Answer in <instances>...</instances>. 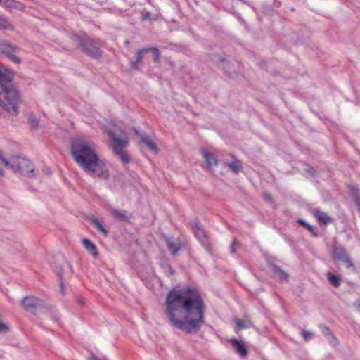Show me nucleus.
Here are the masks:
<instances>
[{"instance_id": "nucleus-24", "label": "nucleus", "mask_w": 360, "mask_h": 360, "mask_svg": "<svg viewBox=\"0 0 360 360\" xmlns=\"http://www.w3.org/2000/svg\"><path fill=\"white\" fill-rule=\"evenodd\" d=\"M297 222L301 224L302 226H304L307 229H308L311 234L314 236V237H316L317 236V233L316 232L314 231V229L313 228L312 226L309 225V224H307L306 221H304V220H302V219H299L297 220Z\"/></svg>"}, {"instance_id": "nucleus-7", "label": "nucleus", "mask_w": 360, "mask_h": 360, "mask_svg": "<svg viewBox=\"0 0 360 360\" xmlns=\"http://www.w3.org/2000/svg\"><path fill=\"white\" fill-rule=\"evenodd\" d=\"M79 47L83 52L91 57L98 58L101 56L100 49L95 44V42L90 39L86 38L81 39Z\"/></svg>"}, {"instance_id": "nucleus-8", "label": "nucleus", "mask_w": 360, "mask_h": 360, "mask_svg": "<svg viewBox=\"0 0 360 360\" xmlns=\"http://www.w3.org/2000/svg\"><path fill=\"white\" fill-rule=\"evenodd\" d=\"M41 300L34 296L25 297L22 301L23 308L28 311H34L41 304Z\"/></svg>"}, {"instance_id": "nucleus-11", "label": "nucleus", "mask_w": 360, "mask_h": 360, "mask_svg": "<svg viewBox=\"0 0 360 360\" xmlns=\"http://www.w3.org/2000/svg\"><path fill=\"white\" fill-rule=\"evenodd\" d=\"M2 6L20 11H23L25 8V4L16 0H4Z\"/></svg>"}, {"instance_id": "nucleus-26", "label": "nucleus", "mask_w": 360, "mask_h": 360, "mask_svg": "<svg viewBox=\"0 0 360 360\" xmlns=\"http://www.w3.org/2000/svg\"><path fill=\"white\" fill-rule=\"evenodd\" d=\"M235 323H236V329L237 330L248 328V326L246 325L245 321H243L242 319H236Z\"/></svg>"}, {"instance_id": "nucleus-5", "label": "nucleus", "mask_w": 360, "mask_h": 360, "mask_svg": "<svg viewBox=\"0 0 360 360\" xmlns=\"http://www.w3.org/2000/svg\"><path fill=\"white\" fill-rule=\"evenodd\" d=\"M9 165L15 172H18L24 176H30L34 174V166L27 158L13 156L9 161Z\"/></svg>"}, {"instance_id": "nucleus-16", "label": "nucleus", "mask_w": 360, "mask_h": 360, "mask_svg": "<svg viewBox=\"0 0 360 360\" xmlns=\"http://www.w3.org/2000/svg\"><path fill=\"white\" fill-rule=\"evenodd\" d=\"M232 343L234 349L242 357H245L248 355L247 347L242 341L234 339L232 340Z\"/></svg>"}, {"instance_id": "nucleus-15", "label": "nucleus", "mask_w": 360, "mask_h": 360, "mask_svg": "<svg viewBox=\"0 0 360 360\" xmlns=\"http://www.w3.org/2000/svg\"><path fill=\"white\" fill-rule=\"evenodd\" d=\"M314 215L316 217L318 221L323 225L328 224L333 220V219L330 217H329L326 213L319 210H315L314 212Z\"/></svg>"}, {"instance_id": "nucleus-4", "label": "nucleus", "mask_w": 360, "mask_h": 360, "mask_svg": "<svg viewBox=\"0 0 360 360\" xmlns=\"http://www.w3.org/2000/svg\"><path fill=\"white\" fill-rule=\"evenodd\" d=\"M108 135L112 142L115 153L120 158L122 162L125 164L129 163L130 162V158L122 150V148L127 147L128 145V139L127 137L119 138L112 130L108 131Z\"/></svg>"}, {"instance_id": "nucleus-28", "label": "nucleus", "mask_w": 360, "mask_h": 360, "mask_svg": "<svg viewBox=\"0 0 360 360\" xmlns=\"http://www.w3.org/2000/svg\"><path fill=\"white\" fill-rule=\"evenodd\" d=\"M320 327L322 330L323 333L326 336H330L333 340H335L334 335L332 333L328 327H327L326 326H321Z\"/></svg>"}, {"instance_id": "nucleus-18", "label": "nucleus", "mask_w": 360, "mask_h": 360, "mask_svg": "<svg viewBox=\"0 0 360 360\" xmlns=\"http://www.w3.org/2000/svg\"><path fill=\"white\" fill-rule=\"evenodd\" d=\"M201 153L206 160L207 168L209 169H212L214 166L217 165L218 160L214 155L204 150H202Z\"/></svg>"}, {"instance_id": "nucleus-2", "label": "nucleus", "mask_w": 360, "mask_h": 360, "mask_svg": "<svg viewBox=\"0 0 360 360\" xmlns=\"http://www.w3.org/2000/svg\"><path fill=\"white\" fill-rule=\"evenodd\" d=\"M71 155L75 162L92 177L106 179L109 172L94 146L82 140H75L71 144Z\"/></svg>"}, {"instance_id": "nucleus-35", "label": "nucleus", "mask_w": 360, "mask_h": 360, "mask_svg": "<svg viewBox=\"0 0 360 360\" xmlns=\"http://www.w3.org/2000/svg\"><path fill=\"white\" fill-rule=\"evenodd\" d=\"M354 306L356 307V309L360 311V300H357L355 303H354Z\"/></svg>"}, {"instance_id": "nucleus-21", "label": "nucleus", "mask_w": 360, "mask_h": 360, "mask_svg": "<svg viewBox=\"0 0 360 360\" xmlns=\"http://www.w3.org/2000/svg\"><path fill=\"white\" fill-rule=\"evenodd\" d=\"M229 168L237 174L242 169V163L240 160H234L227 164Z\"/></svg>"}, {"instance_id": "nucleus-6", "label": "nucleus", "mask_w": 360, "mask_h": 360, "mask_svg": "<svg viewBox=\"0 0 360 360\" xmlns=\"http://www.w3.org/2000/svg\"><path fill=\"white\" fill-rule=\"evenodd\" d=\"M332 257L335 263L342 262L347 269H355L354 264L346 249L342 245H334L332 247Z\"/></svg>"}, {"instance_id": "nucleus-22", "label": "nucleus", "mask_w": 360, "mask_h": 360, "mask_svg": "<svg viewBox=\"0 0 360 360\" xmlns=\"http://www.w3.org/2000/svg\"><path fill=\"white\" fill-rule=\"evenodd\" d=\"M272 271L274 274L276 276H277L280 279H287L288 278V274L283 271L282 269H281L280 267L278 266L274 265L272 266Z\"/></svg>"}, {"instance_id": "nucleus-37", "label": "nucleus", "mask_w": 360, "mask_h": 360, "mask_svg": "<svg viewBox=\"0 0 360 360\" xmlns=\"http://www.w3.org/2000/svg\"><path fill=\"white\" fill-rule=\"evenodd\" d=\"M309 172L310 173H312V172H314V169H313V168H310V169H309Z\"/></svg>"}, {"instance_id": "nucleus-20", "label": "nucleus", "mask_w": 360, "mask_h": 360, "mask_svg": "<svg viewBox=\"0 0 360 360\" xmlns=\"http://www.w3.org/2000/svg\"><path fill=\"white\" fill-rule=\"evenodd\" d=\"M0 30L14 31L15 27L6 18L0 16Z\"/></svg>"}, {"instance_id": "nucleus-14", "label": "nucleus", "mask_w": 360, "mask_h": 360, "mask_svg": "<svg viewBox=\"0 0 360 360\" xmlns=\"http://www.w3.org/2000/svg\"><path fill=\"white\" fill-rule=\"evenodd\" d=\"M82 245L85 250L94 258L98 257V252L96 246L89 239L84 238L82 240Z\"/></svg>"}, {"instance_id": "nucleus-3", "label": "nucleus", "mask_w": 360, "mask_h": 360, "mask_svg": "<svg viewBox=\"0 0 360 360\" xmlns=\"http://www.w3.org/2000/svg\"><path fill=\"white\" fill-rule=\"evenodd\" d=\"M12 79L10 72L0 71V106L10 115L16 116L22 100L18 91L13 87Z\"/></svg>"}, {"instance_id": "nucleus-36", "label": "nucleus", "mask_w": 360, "mask_h": 360, "mask_svg": "<svg viewBox=\"0 0 360 360\" xmlns=\"http://www.w3.org/2000/svg\"><path fill=\"white\" fill-rule=\"evenodd\" d=\"M4 176V171L2 169H0V176Z\"/></svg>"}, {"instance_id": "nucleus-10", "label": "nucleus", "mask_w": 360, "mask_h": 360, "mask_svg": "<svg viewBox=\"0 0 360 360\" xmlns=\"http://www.w3.org/2000/svg\"><path fill=\"white\" fill-rule=\"evenodd\" d=\"M16 51V46L12 45L6 41L0 40V53L6 56H10Z\"/></svg>"}, {"instance_id": "nucleus-17", "label": "nucleus", "mask_w": 360, "mask_h": 360, "mask_svg": "<svg viewBox=\"0 0 360 360\" xmlns=\"http://www.w3.org/2000/svg\"><path fill=\"white\" fill-rule=\"evenodd\" d=\"M166 243L168 250L172 255H176L178 251L182 248V245L179 240H172L170 239H167Z\"/></svg>"}, {"instance_id": "nucleus-19", "label": "nucleus", "mask_w": 360, "mask_h": 360, "mask_svg": "<svg viewBox=\"0 0 360 360\" xmlns=\"http://www.w3.org/2000/svg\"><path fill=\"white\" fill-rule=\"evenodd\" d=\"M326 277L329 283L335 288H339L340 286L341 279L338 276L335 275L331 272H328L326 274Z\"/></svg>"}, {"instance_id": "nucleus-29", "label": "nucleus", "mask_w": 360, "mask_h": 360, "mask_svg": "<svg viewBox=\"0 0 360 360\" xmlns=\"http://www.w3.org/2000/svg\"><path fill=\"white\" fill-rule=\"evenodd\" d=\"M148 49L153 53V60L155 62H158L160 59V53L158 49L157 48H149Z\"/></svg>"}, {"instance_id": "nucleus-32", "label": "nucleus", "mask_w": 360, "mask_h": 360, "mask_svg": "<svg viewBox=\"0 0 360 360\" xmlns=\"http://www.w3.org/2000/svg\"><path fill=\"white\" fill-rule=\"evenodd\" d=\"M142 20H147L150 19V13L148 11H143L141 13Z\"/></svg>"}, {"instance_id": "nucleus-34", "label": "nucleus", "mask_w": 360, "mask_h": 360, "mask_svg": "<svg viewBox=\"0 0 360 360\" xmlns=\"http://www.w3.org/2000/svg\"><path fill=\"white\" fill-rule=\"evenodd\" d=\"M7 57H8L12 61L15 62V63H20V59L14 56L13 53H11L10 56H8Z\"/></svg>"}, {"instance_id": "nucleus-38", "label": "nucleus", "mask_w": 360, "mask_h": 360, "mask_svg": "<svg viewBox=\"0 0 360 360\" xmlns=\"http://www.w3.org/2000/svg\"><path fill=\"white\" fill-rule=\"evenodd\" d=\"M4 0H0V6H2Z\"/></svg>"}, {"instance_id": "nucleus-25", "label": "nucleus", "mask_w": 360, "mask_h": 360, "mask_svg": "<svg viewBox=\"0 0 360 360\" xmlns=\"http://www.w3.org/2000/svg\"><path fill=\"white\" fill-rule=\"evenodd\" d=\"M195 236L201 242L204 243L207 240V235L205 231L202 229L198 228L195 231Z\"/></svg>"}, {"instance_id": "nucleus-27", "label": "nucleus", "mask_w": 360, "mask_h": 360, "mask_svg": "<svg viewBox=\"0 0 360 360\" xmlns=\"http://www.w3.org/2000/svg\"><path fill=\"white\" fill-rule=\"evenodd\" d=\"M148 51H149L148 49H143L138 51L136 53V56L135 63H139L141 60V59L143 58V53H146Z\"/></svg>"}, {"instance_id": "nucleus-30", "label": "nucleus", "mask_w": 360, "mask_h": 360, "mask_svg": "<svg viewBox=\"0 0 360 360\" xmlns=\"http://www.w3.org/2000/svg\"><path fill=\"white\" fill-rule=\"evenodd\" d=\"M264 198L266 202H268L269 203L274 202V198H273L272 195L269 193H264Z\"/></svg>"}, {"instance_id": "nucleus-23", "label": "nucleus", "mask_w": 360, "mask_h": 360, "mask_svg": "<svg viewBox=\"0 0 360 360\" xmlns=\"http://www.w3.org/2000/svg\"><path fill=\"white\" fill-rule=\"evenodd\" d=\"M91 224L104 236L108 234L107 230L102 226V224L94 217L91 218Z\"/></svg>"}, {"instance_id": "nucleus-9", "label": "nucleus", "mask_w": 360, "mask_h": 360, "mask_svg": "<svg viewBox=\"0 0 360 360\" xmlns=\"http://www.w3.org/2000/svg\"><path fill=\"white\" fill-rule=\"evenodd\" d=\"M347 188L349 191V194L354 200L358 212L360 214V191L357 186L354 184H349Z\"/></svg>"}, {"instance_id": "nucleus-12", "label": "nucleus", "mask_w": 360, "mask_h": 360, "mask_svg": "<svg viewBox=\"0 0 360 360\" xmlns=\"http://www.w3.org/2000/svg\"><path fill=\"white\" fill-rule=\"evenodd\" d=\"M140 139L141 143L145 144L150 151L153 152L154 153H158V146L150 136L146 134H141L140 136Z\"/></svg>"}, {"instance_id": "nucleus-33", "label": "nucleus", "mask_w": 360, "mask_h": 360, "mask_svg": "<svg viewBox=\"0 0 360 360\" xmlns=\"http://www.w3.org/2000/svg\"><path fill=\"white\" fill-rule=\"evenodd\" d=\"M238 242H237L236 239H235V240L233 241V243H232V244H231V252L232 253L236 252V249H237V247H238Z\"/></svg>"}, {"instance_id": "nucleus-1", "label": "nucleus", "mask_w": 360, "mask_h": 360, "mask_svg": "<svg viewBox=\"0 0 360 360\" xmlns=\"http://www.w3.org/2000/svg\"><path fill=\"white\" fill-rule=\"evenodd\" d=\"M162 307L171 324L188 334L198 332L205 323V305L200 292L195 286L170 290Z\"/></svg>"}, {"instance_id": "nucleus-13", "label": "nucleus", "mask_w": 360, "mask_h": 360, "mask_svg": "<svg viewBox=\"0 0 360 360\" xmlns=\"http://www.w3.org/2000/svg\"><path fill=\"white\" fill-rule=\"evenodd\" d=\"M110 214L115 219L122 221H128L131 218V215L124 210L113 209L110 210Z\"/></svg>"}, {"instance_id": "nucleus-31", "label": "nucleus", "mask_w": 360, "mask_h": 360, "mask_svg": "<svg viewBox=\"0 0 360 360\" xmlns=\"http://www.w3.org/2000/svg\"><path fill=\"white\" fill-rule=\"evenodd\" d=\"M312 333L309 331H302V336L305 340H309L312 337Z\"/></svg>"}]
</instances>
